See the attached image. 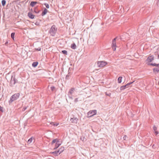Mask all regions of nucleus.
Here are the masks:
<instances>
[{"label": "nucleus", "mask_w": 159, "mask_h": 159, "mask_svg": "<svg viewBox=\"0 0 159 159\" xmlns=\"http://www.w3.org/2000/svg\"><path fill=\"white\" fill-rule=\"evenodd\" d=\"M60 151L58 150L57 151H56L54 152H52V153L55 156H57L59 154V152Z\"/></svg>", "instance_id": "obj_12"}, {"label": "nucleus", "mask_w": 159, "mask_h": 159, "mask_svg": "<svg viewBox=\"0 0 159 159\" xmlns=\"http://www.w3.org/2000/svg\"><path fill=\"white\" fill-rule=\"evenodd\" d=\"M96 113L97 110H96L90 111L87 113L88 117H92L93 116L95 115Z\"/></svg>", "instance_id": "obj_3"}, {"label": "nucleus", "mask_w": 159, "mask_h": 159, "mask_svg": "<svg viewBox=\"0 0 159 159\" xmlns=\"http://www.w3.org/2000/svg\"><path fill=\"white\" fill-rule=\"evenodd\" d=\"M50 32L53 33H55L57 31V29L56 28V26L55 25H53L50 29Z\"/></svg>", "instance_id": "obj_9"}, {"label": "nucleus", "mask_w": 159, "mask_h": 159, "mask_svg": "<svg viewBox=\"0 0 159 159\" xmlns=\"http://www.w3.org/2000/svg\"><path fill=\"white\" fill-rule=\"evenodd\" d=\"M128 87L126 85H125L121 87L120 89L121 90H123L125 89L126 88H127Z\"/></svg>", "instance_id": "obj_14"}, {"label": "nucleus", "mask_w": 159, "mask_h": 159, "mask_svg": "<svg viewBox=\"0 0 159 159\" xmlns=\"http://www.w3.org/2000/svg\"><path fill=\"white\" fill-rule=\"evenodd\" d=\"M75 91V89L73 88H71L70 90L69 91V93L70 94H72L73 92Z\"/></svg>", "instance_id": "obj_17"}, {"label": "nucleus", "mask_w": 159, "mask_h": 159, "mask_svg": "<svg viewBox=\"0 0 159 159\" xmlns=\"http://www.w3.org/2000/svg\"><path fill=\"white\" fill-rule=\"evenodd\" d=\"M28 16L31 19H34V15L31 12H29L28 13Z\"/></svg>", "instance_id": "obj_10"}, {"label": "nucleus", "mask_w": 159, "mask_h": 159, "mask_svg": "<svg viewBox=\"0 0 159 159\" xmlns=\"http://www.w3.org/2000/svg\"><path fill=\"white\" fill-rule=\"evenodd\" d=\"M6 3V1L5 0H3L2 1V4L3 6H4L5 5Z\"/></svg>", "instance_id": "obj_22"}, {"label": "nucleus", "mask_w": 159, "mask_h": 159, "mask_svg": "<svg viewBox=\"0 0 159 159\" xmlns=\"http://www.w3.org/2000/svg\"><path fill=\"white\" fill-rule=\"evenodd\" d=\"M106 95H107V96H110L111 95V93H109V94H107V93H106Z\"/></svg>", "instance_id": "obj_33"}, {"label": "nucleus", "mask_w": 159, "mask_h": 159, "mask_svg": "<svg viewBox=\"0 0 159 159\" xmlns=\"http://www.w3.org/2000/svg\"><path fill=\"white\" fill-rule=\"evenodd\" d=\"M126 137V136H124V139H125Z\"/></svg>", "instance_id": "obj_34"}, {"label": "nucleus", "mask_w": 159, "mask_h": 159, "mask_svg": "<svg viewBox=\"0 0 159 159\" xmlns=\"http://www.w3.org/2000/svg\"><path fill=\"white\" fill-rule=\"evenodd\" d=\"M116 38H115L113 40L112 43V47L114 51H115L116 50Z\"/></svg>", "instance_id": "obj_6"}, {"label": "nucleus", "mask_w": 159, "mask_h": 159, "mask_svg": "<svg viewBox=\"0 0 159 159\" xmlns=\"http://www.w3.org/2000/svg\"><path fill=\"white\" fill-rule=\"evenodd\" d=\"M35 50H38V51H40L41 50V48H37V49H35Z\"/></svg>", "instance_id": "obj_30"}, {"label": "nucleus", "mask_w": 159, "mask_h": 159, "mask_svg": "<svg viewBox=\"0 0 159 159\" xmlns=\"http://www.w3.org/2000/svg\"><path fill=\"white\" fill-rule=\"evenodd\" d=\"M33 139L32 138H30V139H29V140L28 141V143H31L33 141Z\"/></svg>", "instance_id": "obj_21"}, {"label": "nucleus", "mask_w": 159, "mask_h": 159, "mask_svg": "<svg viewBox=\"0 0 159 159\" xmlns=\"http://www.w3.org/2000/svg\"><path fill=\"white\" fill-rule=\"evenodd\" d=\"M20 93H17L13 95L11 98V101H13L17 99L20 96Z\"/></svg>", "instance_id": "obj_4"}, {"label": "nucleus", "mask_w": 159, "mask_h": 159, "mask_svg": "<svg viewBox=\"0 0 159 159\" xmlns=\"http://www.w3.org/2000/svg\"><path fill=\"white\" fill-rule=\"evenodd\" d=\"M132 83H133V82H130V83H128V84H127L126 85L128 86H129V85L131 84H132Z\"/></svg>", "instance_id": "obj_29"}, {"label": "nucleus", "mask_w": 159, "mask_h": 159, "mask_svg": "<svg viewBox=\"0 0 159 159\" xmlns=\"http://www.w3.org/2000/svg\"><path fill=\"white\" fill-rule=\"evenodd\" d=\"M48 10L46 9H44L43 11V12L42 13V16H43L45 15L47 12H48Z\"/></svg>", "instance_id": "obj_13"}, {"label": "nucleus", "mask_w": 159, "mask_h": 159, "mask_svg": "<svg viewBox=\"0 0 159 159\" xmlns=\"http://www.w3.org/2000/svg\"><path fill=\"white\" fill-rule=\"evenodd\" d=\"M64 147H61L59 149V154H60V153L62 152L64 150Z\"/></svg>", "instance_id": "obj_19"}, {"label": "nucleus", "mask_w": 159, "mask_h": 159, "mask_svg": "<svg viewBox=\"0 0 159 159\" xmlns=\"http://www.w3.org/2000/svg\"><path fill=\"white\" fill-rule=\"evenodd\" d=\"M15 33H12L11 34V38L13 39H14V36H15Z\"/></svg>", "instance_id": "obj_23"}, {"label": "nucleus", "mask_w": 159, "mask_h": 159, "mask_svg": "<svg viewBox=\"0 0 159 159\" xmlns=\"http://www.w3.org/2000/svg\"><path fill=\"white\" fill-rule=\"evenodd\" d=\"M78 120V119L77 118L73 117L70 119V121L72 123L76 124Z\"/></svg>", "instance_id": "obj_8"}, {"label": "nucleus", "mask_w": 159, "mask_h": 159, "mask_svg": "<svg viewBox=\"0 0 159 159\" xmlns=\"http://www.w3.org/2000/svg\"><path fill=\"white\" fill-rule=\"evenodd\" d=\"M153 129L155 131H156L157 130V127L155 126H154L153 127Z\"/></svg>", "instance_id": "obj_28"}, {"label": "nucleus", "mask_w": 159, "mask_h": 159, "mask_svg": "<svg viewBox=\"0 0 159 159\" xmlns=\"http://www.w3.org/2000/svg\"><path fill=\"white\" fill-rule=\"evenodd\" d=\"M38 62H34L32 64V66L34 67H36L38 65Z\"/></svg>", "instance_id": "obj_18"}, {"label": "nucleus", "mask_w": 159, "mask_h": 159, "mask_svg": "<svg viewBox=\"0 0 159 159\" xmlns=\"http://www.w3.org/2000/svg\"><path fill=\"white\" fill-rule=\"evenodd\" d=\"M51 89L52 91H53L55 89V87L53 86L51 87Z\"/></svg>", "instance_id": "obj_27"}, {"label": "nucleus", "mask_w": 159, "mask_h": 159, "mask_svg": "<svg viewBox=\"0 0 159 159\" xmlns=\"http://www.w3.org/2000/svg\"><path fill=\"white\" fill-rule=\"evenodd\" d=\"M148 65L152 66H156L159 67L158 69H157L156 68H155L153 69V71L154 72H159V64H156L155 63H149L148 64Z\"/></svg>", "instance_id": "obj_5"}, {"label": "nucleus", "mask_w": 159, "mask_h": 159, "mask_svg": "<svg viewBox=\"0 0 159 159\" xmlns=\"http://www.w3.org/2000/svg\"><path fill=\"white\" fill-rule=\"evenodd\" d=\"M155 134L156 135H157L158 134V132L157 131H155Z\"/></svg>", "instance_id": "obj_32"}, {"label": "nucleus", "mask_w": 159, "mask_h": 159, "mask_svg": "<svg viewBox=\"0 0 159 159\" xmlns=\"http://www.w3.org/2000/svg\"><path fill=\"white\" fill-rule=\"evenodd\" d=\"M50 124L55 126H57L59 124L57 122H51Z\"/></svg>", "instance_id": "obj_16"}, {"label": "nucleus", "mask_w": 159, "mask_h": 159, "mask_svg": "<svg viewBox=\"0 0 159 159\" xmlns=\"http://www.w3.org/2000/svg\"><path fill=\"white\" fill-rule=\"evenodd\" d=\"M154 59V57L153 56H149L146 60V61L148 63H150Z\"/></svg>", "instance_id": "obj_7"}, {"label": "nucleus", "mask_w": 159, "mask_h": 159, "mask_svg": "<svg viewBox=\"0 0 159 159\" xmlns=\"http://www.w3.org/2000/svg\"><path fill=\"white\" fill-rule=\"evenodd\" d=\"M37 3L38 2H32L30 3V5L32 7H34Z\"/></svg>", "instance_id": "obj_15"}, {"label": "nucleus", "mask_w": 159, "mask_h": 159, "mask_svg": "<svg viewBox=\"0 0 159 159\" xmlns=\"http://www.w3.org/2000/svg\"><path fill=\"white\" fill-rule=\"evenodd\" d=\"M122 77L120 76L119 77L118 79V83H121V82H122Z\"/></svg>", "instance_id": "obj_20"}, {"label": "nucleus", "mask_w": 159, "mask_h": 159, "mask_svg": "<svg viewBox=\"0 0 159 159\" xmlns=\"http://www.w3.org/2000/svg\"><path fill=\"white\" fill-rule=\"evenodd\" d=\"M44 4H45V6H46V7L47 8H49V4H48L45 3Z\"/></svg>", "instance_id": "obj_26"}, {"label": "nucleus", "mask_w": 159, "mask_h": 159, "mask_svg": "<svg viewBox=\"0 0 159 159\" xmlns=\"http://www.w3.org/2000/svg\"><path fill=\"white\" fill-rule=\"evenodd\" d=\"M62 53L65 54L67 55V51L66 50H63L62 51Z\"/></svg>", "instance_id": "obj_24"}, {"label": "nucleus", "mask_w": 159, "mask_h": 159, "mask_svg": "<svg viewBox=\"0 0 159 159\" xmlns=\"http://www.w3.org/2000/svg\"><path fill=\"white\" fill-rule=\"evenodd\" d=\"M0 111L1 112H3L4 111L3 108L0 106Z\"/></svg>", "instance_id": "obj_25"}, {"label": "nucleus", "mask_w": 159, "mask_h": 159, "mask_svg": "<svg viewBox=\"0 0 159 159\" xmlns=\"http://www.w3.org/2000/svg\"><path fill=\"white\" fill-rule=\"evenodd\" d=\"M107 64V62L105 61H100L97 62V65L99 67L103 68Z\"/></svg>", "instance_id": "obj_2"}, {"label": "nucleus", "mask_w": 159, "mask_h": 159, "mask_svg": "<svg viewBox=\"0 0 159 159\" xmlns=\"http://www.w3.org/2000/svg\"><path fill=\"white\" fill-rule=\"evenodd\" d=\"M71 47L72 49H75L76 48V46L75 43H73L71 44Z\"/></svg>", "instance_id": "obj_11"}, {"label": "nucleus", "mask_w": 159, "mask_h": 159, "mask_svg": "<svg viewBox=\"0 0 159 159\" xmlns=\"http://www.w3.org/2000/svg\"><path fill=\"white\" fill-rule=\"evenodd\" d=\"M78 101V98H76L75 99V102H77Z\"/></svg>", "instance_id": "obj_31"}, {"label": "nucleus", "mask_w": 159, "mask_h": 159, "mask_svg": "<svg viewBox=\"0 0 159 159\" xmlns=\"http://www.w3.org/2000/svg\"><path fill=\"white\" fill-rule=\"evenodd\" d=\"M51 145L54 146V149L57 148L61 144V142L58 139H54L51 142Z\"/></svg>", "instance_id": "obj_1"}]
</instances>
